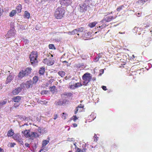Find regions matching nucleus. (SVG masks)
<instances>
[{
  "mask_svg": "<svg viewBox=\"0 0 152 152\" xmlns=\"http://www.w3.org/2000/svg\"><path fill=\"white\" fill-rule=\"evenodd\" d=\"M64 13V9L63 8L58 7L55 11L54 16L57 19H60L63 17Z\"/></svg>",
  "mask_w": 152,
  "mask_h": 152,
  "instance_id": "1",
  "label": "nucleus"
},
{
  "mask_svg": "<svg viewBox=\"0 0 152 152\" xmlns=\"http://www.w3.org/2000/svg\"><path fill=\"white\" fill-rule=\"evenodd\" d=\"M30 62L31 64L34 66L38 62L37 59V52L36 51H33L31 53L30 55Z\"/></svg>",
  "mask_w": 152,
  "mask_h": 152,
  "instance_id": "2",
  "label": "nucleus"
},
{
  "mask_svg": "<svg viewBox=\"0 0 152 152\" xmlns=\"http://www.w3.org/2000/svg\"><path fill=\"white\" fill-rule=\"evenodd\" d=\"M88 1L86 0L83 3L79 4L78 9L81 12H85L87 10V7L89 5Z\"/></svg>",
  "mask_w": 152,
  "mask_h": 152,
  "instance_id": "3",
  "label": "nucleus"
},
{
  "mask_svg": "<svg viewBox=\"0 0 152 152\" xmlns=\"http://www.w3.org/2000/svg\"><path fill=\"white\" fill-rule=\"evenodd\" d=\"M92 79V76L91 74L88 72L86 73L82 76L83 80V85H87L91 80Z\"/></svg>",
  "mask_w": 152,
  "mask_h": 152,
  "instance_id": "4",
  "label": "nucleus"
},
{
  "mask_svg": "<svg viewBox=\"0 0 152 152\" xmlns=\"http://www.w3.org/2000/svg\"><path fill=\"white\" fill-rule=\"evenodd\" d=\"M12 137L15 140L18 142L20 144L22 145L23 144V142L22 141L23 139L19 134H16L13 136Z\"/></svg>",
  "mask_w": 152,
  "mask_h": 152,
  "instance_id": "5",
  "label": "nucleus"
},
{
  "mask_svg": "<svg viewBox=\"0 0 152 152\" xmlns=\"http://www.w3.org/2000/svg\"><path fill=\"white\" fill-rule=\"evenodd\" d=\"M77 31L78 33H81L80 34H77V35L78 36L84 37L86 36H87L85 34L86 33H87V32H86V31H83V30H84V28L83 27H81L79 28H77Z\"/></svg>",
  "mask_w": 152,
  "mask_h": 152,
  "instance_id": "6",
  "label": "nucleus"
},
{
  "mask_svg": "<svg viewBox=\"0 0 152 152\" xmlns=\"http://www.w3.org/2000/svg\"><path fill=\"white\" fill-rule=\"evenodd\" d=\"M24 84H21L19 87L14 90L12 91L13 94L14 95L18 94L21 91L23 88L24 87Z\"/></svg>",
  "mask_w": 152,
  "mask_h": 152,
  "instance_id": "7",
  "label": "nucleus"
},
{
  "mask_svg": "<svg viewBox=\"0 0 152 152\" xmlns=\"http://www.w3.org/2000/svg\"><path fill=\"white\" fill-rule=\"evenodd\" d=\"M116 18V17L113 16H108L105 17L101 21V22L104 23L106 22H109L114 19Z\"/></svg>",
  "mask_w": 152,
  "mask_h": 152,
  "instance_id": "8",
  "label": "nucleus"
},
{
  "mask_svg": "<svg viewBox=\"0 0 152 152\" xmlns=\"http://www.w3.org/2000/svg\"><path fill=\"white\" fill-rule=\"evenodd\" d=\"M14 77V75L13 74H10L7 77L6 80L5 81L6 84L10 83L13 80Z\"/></svg>",
  "mask_w": 152,
  "mask_h": 152,
  "instance_id": "9",
  "label": "nucleus"
},
{
  "mask_svg": "<svg viewBox=\"0 0 152 152\" xmlns=\"http://www.w3.org/2000/svg\"><path fill=\"white\" fill-rule=\"evenodd\" d=\"M15 35V33L14 32V31L12 30H11L8 31L6 36L7 37L10 38L11 37L14 36Z\"/></svg>",
  "mask_w": 152,
  "mask_h": 152,
  "instance_id": "10",
  "label": "nucleus"
},
{
  "mask_svg": "<svg viewBox=\"0 0 152 152\" xmlns=\"http://www.w3.org/2000/svg\"><path fill=\"white\" fill-rule=\"evenodd\" d=\"M60 1L61 4H64L66 6L69 5L72 3L71 0H61Z\"/></svg>",
  "mask_w": 152,
  "mask_h": 152,
  "instance_id": "11",
  "label": "nucleus"
},
{
  "mask_svg": "<svg viewBox=\"0 0 152 152\" xmlns=\"http://www.w3.org/2000/svg\"><path fill=\"white\" fill-rule=\"evenodd\" d=\"M31 132L29 130L26 129H25L22 132V133L23 134L24 136L26 137H30Z\"/></svg>",
  "mask_w": 152,
  "mask_h": 152,
  "instance_id": "12",
  "label": "nucleus"
},
{
  "mask_svg": "<svg viewBox=\"0 0 152 152\" xmlns=\"http://www.w3.org/2000/svg\"><path fill=\"white\" fill-rule=\"evenodd\" d=\"M33 84L32 81L31 80H29L27 81L25 84H24V86H26V88H28L32 87Z\"/></svg>",
  "mask_w": 152,
  "mask_h": 152,
  "instance_id": "13",
  "label": "nucleus"
},
{
  "mask_svg": "<svg viewBox=\"0 0 152 152\" xmlns=\"http://www.w3.org/2000/svg\"><path fill=\"white\" fill-rule=\"evenodd\" d=\"M43 62L48 65H51L53 64V61H51L50 60L47 59H44L43 60Z\"/></svg>",
  "mask_w": 152,
  "mask_h": 152,
  "instance_id": "14",
  "label": "nucleus"
},
{
  "mask_svg": "<svg viewBox=\"0 0 152 152\" xmlns=\"http://www.w3.org/2000/svg\"><path fill=\"white\" fill-rule=\"evenodd\" d=\"M21 96H14L12 98V99L15 102L19 103V102L21 99Z\"/></svg>",
  "mask_w": 152,
  "mask_h": 152,
  "instance_id": "15",
  "label": "nucleus"
},
{
  "mask_svg": "<svg viewBox=\"0 0 152 152\" xmlns=\"http://www.w3.org/2000/svg\"><path fill=\"white\" fill-rule=\"evenodd\" d=\"M26 73L24 71H20L19 73L18 76L20 78H22L23 77L26 75Z\"/></svg>",
  "mask_w": 152,
  "mask_h": 152,
  "instance_id": "16",
  "label": "nucleus"
},
{
  "mask_svg": "<svg viewBox=\"0 0 152 152\" xmlns=\"http://www.w3.org/2000/svg\"><path fill=\"white\" fill-rule=\"evenodd\" d=\"M69 87L71 89H74L76 88L75 87L74 83L73 81H71L69 83Z\"/></svg>",
  "mask_w": 152,
  "mask_h": 152,
  "instance_id": "17",
  "label": "nucleus"
},
{
  "mask_svg": "<svg viewBox=\"0 0 152 152\" xmlns=\"http://www.w3.org/2000/svg\"><path fill=\"white\" fill-rule=\"evenodd\" d=\"M22 6L20 4H19L18 5L17 7L16 8V12L18 13H20L21 12L22 9Z\"/></svg>",
  "mask_w": 152,
  "mask_h": 152,
  "instance_id": "18",
  "label": "nucleus"
},
{
  "mask_svg": "<svg viewBox=\"0 0 152 152\" xmlns=\"http://www.w3.org/2000/svg\"><path fill=\"white\" fill-rule=\"evenodd\" d=\"M38 132H39L40 134H42L45 132V129L43 128H38Z\"/></svg>",
  "mask_w": 152,
  "mask_h": 152,
  "instance_id": "19",
  "label": "nucleus"
},
{
  "mask_svg": "<svg viewBox=\"0 0 152 152\" xmlns=\"http://www.w3.org/2000/svg\"><path fill=\"white\" fill-rule=\"evenodd\" d=\"M39 136V134H38L37 133L35 132H31V134L30 135V137H37Z\"/></svg>",
  "mask_w": 152,
  "mask_h": 152,
  "instance_id": "20",
  "label": "nucleus"
},
{
  "mask_svg": "<svg viewBox=\"0 0 152 152\" xmlns=\"http://www.w3.org/2000/svg\"><path fill=\"white\" fill-rule=\"evenodd\" d=\"M30 16V13L28 12L27 11H25L24 15V18L28 19L29 18Z\"/></svg>",
  "mask_w": 152,
  "mask_h": 152,
  "instance_id": "21",
  "label": "nucleus"
},
{
  "mask_svg": "<svg viewBox=\"0 0 152 152\" xmlns=\"http://www.w3.org/2000/svg\"><path fill=\"white\" fill-rule=\"evenodd\" d=\"M14 134L13 131L12 129H11L8 131L7 133V135L8 137H11Z\"/></svg>",
  "mask_w": 152,
  "mask_h": 152,
  "instance_id": "22",
  "label": "nucleus"
},
{
  "mask_svg": "<svg viewBox=\"0 0 152 152\" xmlns=\"http://www.w3.org/2000/svg\"><path fill=\"white\" fill-rule=\"evenodd\" d=\"M49 142V140H43L42 142V146L43 147L46 146V145Z\"/></svg>",
  "mask_w": 152,
  "mask_h": 152,
  "instance_id": "23",
  "label": "nucleus"
},
{
  "mask_svg": "<svg viewBox=\"0 0 152 152\" xmlns=\"http://www.w3.org/2000/svg\"><path fill=\"white\" fill-rule=\"evenodd\" d=\"M97 23V22L96 21H95L91 23H89L88 24V26L91 28H93L95 26Z\"/></svg>",
  "mask_w": 152,
  "mask_h": 152,
  "instance_id": "24",
  "label": "nucleus"
},
{
  "mask_svg": "<svg viewBox=\"0 0 152 152\" xmlns=\"http://www.w3.org/2000/svg\"><path fill=\"white\" fill-rule=\"evenodd\" d=\"M45 72V68L43 67L41 68L39 71V73L41 75H42L44 74Z\"/></svg>",
  "mask_w": 152,
  "mask_h": 152,
  "instance_id": "25",
  "label": "nucleus"
},
{
  "mask_svg": "<svg viewBox=\"0 0 152 152\" xmlns=\"http://www.w3.org/2000/svg\"><path fill=\"white\" fill-rule=\"evenodd\" d=\"M38 80V77H37V76H34L33 78V82H32L33 83L35 84L37 82Z\"/></svg>",
  "mask_w": 152,
  "mask_h": 152,
  "instance_id": "26",
  "label": "nucleus"
},
{
  "mask_svg": "<svg viewBox=\"0 0 152 152\" xmlns=\"http://www.w3.org/2000/svg\"><path fill=\"white\" fill-rule=\"evenodd\" d=\"M31 69L30 68H27L26 70L24 71L26 73V75H28L29 73H30L31 71Z\"/></svg>",
  "mask_w": 152,
  "mask_h": 152,
  "instance_id": "27",
  "label": "nucleus"
},
{
  "mask_svg": "<svg viewBox=\"0 0 152 152\" xmlns=\"http://www.w3.org/2000/svg\"><path fill=\"white\" fill-rule=\"evenodd\" d=\"M16 10H13L10 13L9 16L11 17H12L16 14Z\"/></svg>",
  "mask_w": 152,
  "mask_h": 152,
  "instance_id": "28",
  "label": "nucleus"
},
{
  "mask_svg": "<svg viewBox=\"0 0 152 152\" xmlns=\"http://www.w3.org/2000/svg\"><path fill=\"white\" fill-rule=\"evenodd\" d=\"M58 74L62 77H64L65 75V72L62 71H59L58 73Z\"/></svg>",
  "mask_w": 152,
  "mask_h": 152,
  "instance_id": "29",
  "label": "nucleus"
},
{
  "mask_svg": "<svg viewBox=\"0 0 152 152\" xmlns=\"http://www.w3.org/2000/svg\"><path fill=\"white\" fill-rule=\"evenodd\" d=\"M63 105L68 104L69 103V100L67 99H64L62 100Z\"/></svg>",
  "mask_w": 152,
  "mask_h": 152,
  "instance_id": "30",
  "label": "nucleus"
},
{
  "mask_svg": "<svg viewBox=\"0 0 152 152\" xmlns=\"http://www.w3.org/2000/svg\"><path fill=\"white\" fill-rule=\"evenodd\" d=\"M55 104L57 105H63L62 100H59L58 101L55 102Z\"/></svg>",
  "mask_w": 152,
  "mask_h": 152,
  "instance_id": "31",
  "label": "nucleus"
},
{
  "mask_svg": "<svg viewBox=\"0 0 152 152\" xmlns=\"http://www.w3.org/2000/svg\"><path fill=\"white\" fill-rule=\"evenodd\" d=\"M124 7L123 5L119 6L116 9L117 11L118 12H119L120 11L122 10Z\"/></svg>",
  "mask_w": 152,
  "mask_h": 152,
  "instance_id": "32",
  "label": "nucleus"
},
{
  "mask_svg": "<svg viewBox=\"0 0 152 152\" xmlns=\"http://www.w3.org/2000/svg\"><path fill=\"white\" fill-rule=\"evenodd\" d=\"M147 0H141L139 1L138 2L141 5H142Z\"/></svg>",
  "mask_w": 152,
  "mask_h": 152,
  "instance_id": "33",
  "label": "nucleus"
},
{
  "mask_svg": "<svg viewBox=\"0 0 152 152\" xmlns=\"http://www.w3.org/2000/svg\"><path fill=\"white\" fill-rule=\"evenodd\" d=\"M64 95L67 96H71L72 95V94L71 93L66 92L64 93Z\"/></svg>",
  "mask_w": 152,
  "mask_h": 152,
  "instance_id": "34",
  "label": "nucleus"
},
{
  "mask_svg": "<svg viewBox=\"0 0 152 152\" xmlns=\"http://www.w3.org/2000/svg\"><path fill=\"white\" fill-rule=\"evenodd\" d=\"M75 88H77V87H80L82 86V85L81 84L79 83H75Z\"/></svg>",
  "mask_w": 152,
  "mask_h": 152,
  "instance_id": "35",
  "label": "nucleus"
},
{
  "mask_svg": "<svg viewBox=\"0 0 152 152\" xmlns=\"http://www.w3.org/2000/svg\"><path fill=\"white\" fill-rule=\"evenodd\" d=\"M77 30V29L73 30L72 31H71L72 35H74L75 34H77L78 32Z\"/></svg>",
  "mask_w": 152,
  "mask_h": 152,
  "instance_id": "36",
  "label": "nucleus"
},
{
  "mask_svg": "<svg viewBox=\"0 0 152 152\" xmlns=\"http://www.w3.org/2000/svg\"><path fill=\"white\" fill-rule=\"evenodd\" d=\"M67 116V115L66 113H63L62 116V118L64 119H66Z\"/></svg>",
  "mask_w": 152,
  "mask_h": 152,
  "instance_id": "37",
  "label": "nucleus"
},
{
  "mask_svg": "<svg viewBox=\"0 0 152 152\" xmlns=\"http://www.w3.org/2000/svg\"><path fill=\"white\" fill-rule=\"evenodd\" d=\"M49 47L50 49H52L53 48H54L55 47L53 44H49Z\"/></svg>",
  "mask_w": 152,
  "mask_h": 152,
  "instance_id": "38",
  "label": "nucleus"
},
{
  "mask_svg": "<svg viewBox=\"0 0 152 152\" xmlns=\"http://www.w3.org/2000/svg\"><path fill=\"white\" fill-rule=\"evenodd\" d=\"M20 104L18 102H16L14 104V106L15 107H17L19 106Z\"/></svg>",
  "mask_w": 152,
  "mask_h": 152,
  "instance_id": "39",
  "label": "nucleus"
},
{
  "mask_svg": "<svg viewBox=\"0 0 152 152\" xmlns=\"http://www.w3.org/2000/svg\"><path fill=\"white\" fill-rule=\"evenodd\" d=\"M106 25L105 24H103L101 26H99V28H101V29H102L103 28H104L106 27Z\"/></svg>",
  "mask_w": 152,
  "mask_h": 152,
  "instance_id": "40",
  "label": "nucleus"
},
{
  "mask_svg": "<svg viewBox=\"0 0 152 152\" xmlns=\"http://www.w3.org/2000/svg\"><path fill=\"white\" fill-rule=\"evenodd\" d=\"M48 92V91L46 90L43 91H42L41 94H47Z\"/></svg>",
  "mask_w": 152,
  "mask_h": 152,
  "instance_id": "41",
  "label": "nucleus"
},
{
  "mask_svg": "<svg viewBox=\"0 0 152 152\" xmlns=\"http://www.w3.org/2000/svg\"><path fill=\"white\" fill-rule=\"evenodd\" d=\"M135 14L137 17H138L141 16V12H136Z\"/></svg>",
  "mask_w": 152,
  "mask_h": 152,
  "instance_id": "42",
  "label": "nucleus"
},
{
  "mask_svg": "<svg viewBox=\"0 0 152 152\" xmlns=\"http://www.w3.org/2000/svg\"><path fill=\"white\" fill-rule=\"evenodd\" d=\"M38 102L39 103H40L42 104H45V102L44 101L40 100H38Z\"/></svg>",
  "mask_w": 152,
  "mask_h": 152,
  "instance_id": "43",
  "label": "nucleus"
},
{
  "mask_svg": "<svg viewBox=\"0 0 152 152\" xmlns=\"http://www.w3.org/2000/svg\"><path fill=\"white\" fill-rule=\"evenodd\" d=\"M75 152H83V151L80 149L78 148Z\"/></svg>",
  "mask_w": 152,
  "mask_h": 152,
  "instance_id": "44",
  "label": "nucleus"
},
{
  "mask_svg": "<svg viewBox=\"0 0 152 152\" xmlns=\"http://www.w3.org/2000/svg\"><path fill=\"white\" fill-rule=\"evenodd\" d=\"M84 107V106L82 104H80L77 106V107L78 108H83Z\"/></svg>",
  "mask_w": 152,
  "mask_h": 152,
  "instance_id": "45",
  "label": "nucleus"
},
{
  "mask_svg": "<svg viewBox=\"0 0 152 152\" xmlns=\"http://www.w3.org/2000/svg\"><path fill=\"white\" fill-rule=\"evenodd\" d=\"M99 58L100 57H96L94 59V61L95 62H97L99 61Z\"/></svg>",
  "mask_w": 152,
  "mask_h": 152,
  "instance_id": "46",
  "label": "nucleus"
},
{
  "mask_svg": "<svg viewBox=\"0 0 152 152\" xmlns=\"http://www.w3.org/2000/svg\"><path fill=\"white\" fill-rule=\"evenodd\" d=\"M7 100H6V101H4L2 102H1V103L3 106V105L7 103Z\"/></svg>",
  "mask_w": 152,
  "mask_h": 152,
  "instance_id": "47",
  "label": "nucleus"
},
{
  "mask_svg": "<svg viewBox=\"0 0 152 152\" xmlns=\"http://www.w3.org/2000/svg\"><path fill=\"white\" fill-rule=\"evenodd\" d=\"M15 145V143H11L10 144V147L11 148L13 147Z\"/></svg>",
  "mask_w": 152,
  "mask_h": 152,
  "instance_id": "48",
  "label": "nucleus"
},
{
  "mask_svg": "<svg viewBox=\"0 0 152 152\" xmlns=\"http://www.w3.org/2000/svg\"><path fill=\"white\" fill-rule=\"evenodd\" d=\"M78 110H79L78 108V107H77L75 108V114H76L77 113V111H78Z\"/></svg>",
  "mask_w": 152,
  "mask_h": 152,
  "instance_id": "49",
  "label": "nucleus"
},
{
  "mask_svg": "<svg viewBox=\"0 0 152 152\" xmlns=\"http://www.w3.org/2000/svg\"><path fill=\"white\" fill-rule=\"evenodd\" d=\"M73 120L74 121H75L76 120H77V117L76 116H73Z\"/></svg>",
  "mask_w": 152,
  "mask_h": 152,
  "instance_id": "50",
  "label": "nucleus"
},
{
  "mask_svg": "<svg viewBox=\"0 0 152 152\" xmlns=\"http://www.w3.org/2000/svg\"><path fill=\"white\" fill-rule=\"evenodd\" d=\"M94 138H96V139H94V141H96L97 140V138H98V137H97V136L96 134H95V135L94 136Z\"/></svg>",
  "mask_w": 152,
  "mask_h": 152,
  "instance_id": "51",
  "label": "nucleus"
},
{
  "mask_svg": "<svg viewBox=\"0 0 152 152\" xmlns=\"http://www.w3.org/2000/svg\"><path fill=\"white\" fill-rule=\"evenodd\" d=\"M58 117V115L57 114H55L54 115V117L53 118L54 119L56 120L57 118Z\"/></svg>",
  "mask_w": 152,
  "mask_h": 152,
  "instance_id": "52",
  "label": "nucleus"
},
{
  "mask_svg": "<svg viewBox=\"0 0 152 152\" xmlns=\"http://www.w3.org/2000/svg\"><path fill=\"white\" fill-rule=\"evenodd\" d=\"M102 88L104 90H107V89L106 88V86H102Z\"/></svg>",
  "mask_w": 152,
  "mask_h": 152,
  "instance_id": "53",
  "label": "nucleus"
},
{
  "mask_svg": "<svg viewBox=\"0 0 152 152\" xmlns=\"http://www.w3.org/2000/svg\"><path fill=\"white\" fill-rule=\"evenodd\" d=\"M25 146L27 147H28V148H30V146H29V144H28V143H26L25 144Z\"/></svg>",
  "mask_w": 152,
  "mask_h": 152,
  "instance_id": "54",
  "label": "nucleus"
},
{
  "mask_svg": "<svg viewBox=\"0 0 152 152\" xmlns=\"http://www.w3.org/2000/svg\"><path fill=\"white\" fill-rule=\"evenodd\" d=\"M54 81V80L53 79H51L49 81V83H51Z\"/></svg>",
  "mask_w": 152,
  "mask_h": 152,
  "instance_id": "55",
  "label": "nucleus"
},
{
  "mask_svg": "<svg viewBox=\"0 0 152 152\" xmlns=\"http://www.w3.org/2000/svg\"><path fill=\"white\" fill-rule=\"evenodd\" d=\"M25 125L28 126V124H27L26 123V124H25L24 125H23L22 126L20 125V127H22L24 126H25Z\"/></svg>",
  "mask_w": 152,
  "mask_h": 152,
  "instance_id": "56",
  "label": "nucleus"
},
{
  "mask_svg": "<svg viewBox=\"0 0 152 152\" xmlns=\"http://www.w3.org/2000/svg\"><path fill=\"white\" fill-rule=\"evenodd\" d=\"M73 126L74 127H75L77 126V124L75 123L73 124Z\"/></svg>",
  "mask_w": 152,
  "mask_h": 152,
  "instance_id": "57",
  "label": "nucleus"
},
{
  "mask_svg": "<svg viewBox=\"0 0 152 152\" xmlns=\"http://www.w3.org/2000/svg\"><path fill=\"white\" fill-rule=\"evenodd\" d=\"M69 140H68L69 141H73L74 140V139L73 138H72L70 139V140H69V138H68Z\"/></svg>",
  "mask_w": 152,
  "mask_h": 152,
  "instance_id": "58",
  "label": "nucleus"
},
{
  "mask_svg": "<svg viewBox=\"0 0 152 152\" xmlns=\"http://www.w3.org/2000/svg\"><path fill=\"white\" fill-rule=\"evenodd\" d=\"M0 152H4V150L0 148Z\"/></svg>",
  "mask_w": 152,
  "mask_h": 152,
  "instance_id": "59",
  "label": "nucleus"
},
{
  "mask_svg": "<svg viewBox=\"0 0 152 152\" xmlns=\"http://www.w3.org/2000/svg\"><path fill=\"white\" fill-rule=\"evenodd\" d=\"M100 71L102 72V73H100V74L102 75V74L103 73L104 71L103 69H101L100 70Z\"/></svg>",
  "mask_w": 152,
  "mask_h": 152,
  "instance_id": "60",
  "label": "nucleus"
},
{
  "mask_svg": "<svg viewBox=\"0 0 152 152\" xmlns=\"http://www.w3.org/2000/svg\"><path fill=\"white\" fill-rule=\"evenodd\" d=\"M92 80L93 81H94L95 80H96V78L95 77H93L92 79Z\"/></svg>",
  "mask_w": 152,
  "mask_h": 152,
  "instance_id": "61",
  "label": "nucleus"
},
{
  "mask_svg": "<svg viewBox=\"0 0 152 152\" xmlns=\"http://www.w3.org/2000/svg\"><path fill=\"white\" fill-rule=\"evenodd\" d=\"M68 34L69 35H72V33H71V31H68Z\"/></svg>",
  "mask_w": 152,
  "mask_h": 152,
  "instance_id": "62",
  "label": "nucleus"
},
{
  "mask_svg": "<svg viewBox=\"0 0 152 152\" xmlns=\"http://www.w3.org/2000/svg\"><path fill=\"white\" fill-rule=\"evenodd\" d=\"M2 107H3V105L2 104H1V102H0V108H1Z\"/></svg>",
  "mask_w": 152,
  "mask_h": 152,
  "instance_id": "63",
  "label": "nucleus"
},
{
  "mask_svg": "<svg viewBox=\"0 0 152 152\" xmlns=\"http://www.w3.org/2000/svg\"><path fill=\"white\" fill-rule=\"evenodd\" d=\"M101 53L99 54V56H98V57H100V58L101 57Z\"/></svg>",
  "mask_w": 152,
  "mask_h": 152,
  "instance_id": "64",
  "label": "nucleus"
}]
</instances>
